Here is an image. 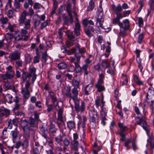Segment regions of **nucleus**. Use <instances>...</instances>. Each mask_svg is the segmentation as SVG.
Listing matches in <instances>:
<instances>
[{"instance_id":"nucleus-21","label":"nucleus","mask_w":154,"mask_h":154,"mask_svg":"<svg viewBox=\"0 0 154 154\" xmlns=\"http://www.w3.org/2000/svg\"><path fill=\"white\" fill-rule=\"evenodd\" d=\"M10 112L9 110L5 108L0 110V114L3 118L4 117H7L9 115Z\"/></svg>"},{"instance_id":"nucleus-51","label":"nucleus","mask_w":154,"mask_h":154,"mask_svg":"<svg viewBox=\"0 0 154 154\" xmlns=\"http://www.w3.org/2000/svg\"><path fill=\"white\" fill-rule=\"evenodd\" d=\"M138 3L140 5V6L137 11V12L138 13H139L140 11L143 6V2L142 1H140Z\"/></svg>"},{"instance_id":"nucleus-53","label":"nucleus","mask_w":154,"mask_h":154,"mask_svg":"<svg viewBox=\"0 0 154 154\" xmlns=\"http://www.w3.org/2000/svg\"><path fill=\"white\" fill-rule=\"evenodd\" d=\"M42 6L38 3H35L33 6V8L34 9H39L42 7Z\"/></svg>"},{"instance_id":"nucleus-52","label":"nucleus","mask_w":154,"mask_h":154,"mask_svg":"<svg viewBox=\"0 0 154 154\" xmlns=\"http://www.w3.org/2000/svg\"><path fill=\"white\" fill-rule=\"evenodd\" d=\"M35 121L33 118H31L29 120V124L31 126L33 127L34 126Z\"/></svg>"},{"instance_id":"nucleus-12","label":"nucleus","mask_w":154,"mask_h":154,"mask_svg":"<svg viewBox=\"0 0 154 154\" xmlns=\"http://www.w3.org/2000/svg\"><path fill=\"white\" fill-rule=\"evenodd\" d=\"M21 125L23 130L24 133V136H26V135H30L29 134L30 128L29 127L27 126V121H24L21 122Z\"/></svg>"},{"instance_id":"nucleus-32","label":"nucleus","mask_w":154,"mask_h":154,"mask_svg":"<svg viewBox=\"0 0 154 154\" xmlns=\"http://www.w3.org/2000/svg\"><path fill=\"white\" fill-rule=\"evenodd\" d=\"M29 69V72L28 74L29 76L31 77L32 75L36 74V69L33 66H30Z\"/></svg>"},{"instance_id":"nucleus-39","label":"nucleus","mask_w":154,"mask_h":154,"mask_svg":"<svg viewBox=\"0 0 154 154\" xmlns=\"http://www.w3.org/2000/svg\"><path fill=\"white\" fill-rule=\"evenodd\" d=\"M87 119L86 117L85 116H83V119L82 121H81L80 123V125H81V126L83 128H84L86 125L85 122L87 121Z\"/></svg>"},{"instance_id":"nucleus-54","label":"nucleus","mask_w":154,"mask_h":154,"mask_svg":"<svg viewBox=\"0 0 154 154\" xmlns=\"http://www.w3.org/2000/svg\"><path fill=\"white\" fill-rule=\"evenodd\" d=\"M131 143V140H130L128 139L126 140L125 142V146L127 150L130 149V147H129L128 145L130 143Z\"/></svg>"},{"instance_id":"nucleus-19","label":"nucleus","mask_w":154,"mask_h":154,"mask_svg":"<svg viewBox=\"0 0 154 154\" xmlns=\"http://www.w3.org/2000/svg\"><path fill=\"white\" fill-rule=\"evenodd\" d=\"M103 83V82L102 80H99L98 81L97 83L95 85V87L97 88L98 92H101L105 89L104 87L102 85Z\"/></svg>"},{"instance_id":"nucleus-33","label":"nucleus","mask_w":154,"mask_h":154,"mask_svg":"<svg viewBox=\"0 0 154 154\" xmlns=\"http://www.w3.org/2000/svg\"><path fill=\"white\" fill-rule=\"evenodd\" d=\"M133 79L134 81L139 85H143V82L139 79L137 75H134Z\"/></svg>"},{"instance_id":"nucleus-13","label":"nucleus","mask_w":154,"mask_h":154,"mask_svg":"<svg viewBox=\"0 0 154 154\" xmlns=\"http://www.w3.org/2000/svg\"><path fill=\"white\" fill-rule=\"evenodd\" d=\"M93 86L94 84L91 82L86 85L84 88L85 94L88 95L93 92L94 90Z\"/></svg>"},{"instance_id":"nucleus-40","label":"nucleus","mask_w":154,"mask_h":154,"mask_svg":"<svg viewBox=\"0 0 154 154\" xmlns=\"http://www.w3.org/2000/svg\"><path fill=\"white\" fill-rule=\"evenodd\" d=\"M58 66L60 69H64L66 68L67 65L65 63L62 62L59 63Z\"/></svg>"},{"instance_id":"nucleus-1","label":"nucleus","mask_w":154,"mask_h":154,"mask_svg":"<svg viewBox=\"0 0 154 154\" xmlns=\"http://www.w3.org/2000/svg\"><path fill=\"white\" fill-rule=\"evenodd\" d=\"M80 82L75 80L72 81V85L75 87L73 88L71 92V88L70 86H68L65 90V94L66 96L69 98V103L73 107L71 104V100H72L75 103L74 107L75 110L79 112L81 111L83 112L85 109V105L84 102L82 101L80 106H79L80 99L78 98V91L77 88L79 87Z\"/></svg>"},{"instance_id":"nucleus-16","label":"nucleus","mask_w":154,"mask_h":154,"mask_svg":"<svg viewBox=\"0 0 154 154\" xmlns=\"http://www.w3.org/2000/svg\"><path fill=\"white\" fill-rule=\"evenodd\" d=\"M100 65L103 69V72H104L105 69L109 68L110 65L108 61L106 60H103L101 61Z\"/></svg>"},{"instance_id":"nucleus-24","label":"nucleus","mask_w":154,"mask_h":154,"mask_svg":"<svg viewBox=\"0 0 154 154\" xmlns=\"http://www.w3.org/2000/svg\"><path fill=\"white\" fill-rule=\"evenodd\" d=\"M40 131L42 136L45 138L47 139L48 137L47 129L44 128L43 126H42L40 128Z\"/></svg>"},{"instance_id":"nucleus-63","label":"nucleus","mask_w":154,"mask_h":154,"mask_svg":"<svg viewBox=\"0 0 154 154\" xmlns=\"http://www.w3.org/2000/svg\"><path fill=\"white\" fill-rule=\"evenodd\" d=\"M63 142L64 145L65 146H67L69 145L70 141L67 139V138H65L63 141Z\"/></svg>"},{"instance_id":"nucleus-11","label":"nucleus","mask_w":154,"mask_h":154,"mask_svg":"<svg viewBox=\"0 0 154 154\" xmlns=\"http://www.w3.org/2000/svg\"><path fill=\"white\" fill-rule=\"evenodd\" d=\"M81 57V55L79 54L76 55V57L75 58L71 57H70V61L74 63L75 64V68L80 67L79 65L80 59Z\"/></svg>"},{"instance_id":"nucleus-64","label":"nucleus","mask_w":154,"mask_h":154,"mask_svg":"<svg viewBox=\"0 0 154 154\" xmlns=\"http://www.w3.org/2000/svg\"><path fill=\"white\" fill-rule=\"evenodd\" d=\"M34 113V119L36 121H37L39 119V116L40 114L35 112Z\"/></svg>"},{"instance_id":"nucleus-23","label":"nucleus","mask_w":154,"mask_h":154,"mask_svg":"<svg viewBox=\"0 0 154 154\" xmlns=\"http://www.w3.org/2000/svg\"><path fill=\"white\" fill-rule=\"evenodd\" d=\"M112 8L113 11L115 14L121 12L122 11V7L119 4L117 6L113 5L112 6Z\"/></svg>"},{"instance_id":"nucleus-27","label":"nucleus","mask_w":154,"mask_h":154,"mask_svg":"<svg viewBox=\"0 0 154 154\" xmlns=\"http://www.w3.org/2000/svg\"><path fill=\"white\" fill-rule=\"evenodd\" d=\"M27 29L26 26H25V27H24V28L22 29L21 30V34L22 36H23V40H27L28 38V37L26 35V34L27 33V29Z\"/></svg>"},{"instance_id":"nucleus-10","label":"nucleus","mask_w":154,"mask_h":154,"mask_svg":"<svg viewBox=\"0 0 154 154\" xmlns=\"http://www.w3.org/2000/svg\"><path fill=\"white\" fill-rule=\"evenodd\" d=\"M10 135L14 143H15L17 139L20 136L19 131L16 128L11 131Z\"/></svg>"},{"instance_id":"nucleus-17","label":"nucleus","mask_w":154,"mask_h":154,"mask_svg":"<svg viewBox=\"0 0 154 154\" xmlns=\"http://www.w3.org/2000/svg\"><path fill=\"white\" fill-rule=\"evenodd\" d=\"M48 129L50 133L53 136H55L56 132L57 129L56 128L52 122H51L49 126Z\"/></svg>"},{"instance_id":"nucleus-48","label":"nucleus","mask_w":154,"mask_h":154,"mask_svg":"<svg viewBox=\"0 0 154 154\" xmlns=\"http://www.w3.org/2000/svg\"><path fill=\"white\" fill-rule=\"evenodd\" d=\"M14 101L16 102V104L14 107V110H17L19 108L20 106V104L17 103L19 101V99H18L16 98V99L14 100Z\"/></svg>"},{"instance_id":"nucleus-41","label":"nucleus","mask_w":154,"mask_h":154,"mask_svg":"<svg viewBox=\"0 0 154 154\" xmlns=\"http://www.w3.org/2000/svg\"><path fill=\"white\" fill-rule=\"evenodd\" d=\"M4 86L5 87L4 89L5 91L11 89L12 87L8 81L5 82Z\"/></svg>"},{"instance_id":"nucleus-8","label":"nucleus","mask_w":154,"mask_h":154,"mask_svg":"<svg viewBox=\"0 0 154 154\" xmlns=\"http://www.w3.org/2000/svg\"><path fill=\"white\" fill-rule=\"evenodd\" d=\"M63 110L62 109H59L58 112V117L56 121V123L59 128H60L62 125L64 124L63 118L62 116Z\"/></svg>"},{"instance_id":"nucleus-6","label":"nucleus","mask_w":154,"mask_h":154,"mask_svg":"<svg viewBox=\"0 0 154 154\" xmlns=\"http://www.w3.org/2000/svg\"><path fill=\"white\" fill-rule=\"evenodd\" d=\"M30 85V83L27 82L25 85V88H22L21 93L23 97L26 99H28L30 96V93L28 89Z\"/></svg>"},{"instance_id":"nucleus-31","label":"nucleus","mask_w":154,"mask_h":154,"mask_svg":"<svg viewBox=\"0 0 154 154\" xmlns=\"http://www.w3.org/2000/svg\"><path fill=\"white\" fill-rule=\"evenodd\" d=\"M55 142L58 144L60 145L63 141V137L61 135H58L54 138Z\"/></svg>"},{"instance_id":"nucleus-4","label":"nucleus","mask_w":154,"mask_h":154,"mask_svg":"<svg viewBox=\"0 0 154 154\" xmlns=\"http://www.w3.org/2000/svg\"><path fill=\"white\" fill-rule=\"evenodd\" d=\"M89 109V115L90 122H95L98 119L97 114V112L93 106H90Z\"/></svg>"},{"instance_id":"nucleus-7","label":"nucleus","mask_w":154,"mask_h":154,"mask_svg":"<svg viewBox=\"0 0 154 154\" xmlns=\"http://www.w3.org/2000/svg\"><path fill=\"white\" fill-rule=\"evenodd\" d=\"M66 10L70 19H72L73 18L75 19H78L77 13L75 12L72 11L71 5L70 3H68L67 5Z\"/></svg>"},{"instance_id":"nucleus-59","label":"nucleus","mask_w":154,"mask_h":154,"mask_svg":"<svg viewBox=\"0 0 154 154\" xmlns=\"http://www.w3.org/2000/svg\"><path fill=\"white\" fill-rule=\"evenodd\" d=\"M48 55L46 52H44L42 54V58L44 60V62H46L47 60Z\"/></svg>"},{"instance_id":"nucleus-22","label":"nucleus","mask_w":154,"mask_h":154,"mask_svg":"<svg viewBox=\"0 0 154 154\" xmlns=\"http://www.w3.org/2000/svg\"><path fill=\"white\" fill-rule=\"evenodd\" d=\"M23 138L24 140L22 143L23 146L24 148H26L28 146L29 142V140L30 138V135H26V136H24Z\"/></svg>"},{"instance_id":"nucleus-50","label":"nucleus","mask_w":154,"mask_h":154,"mask_svg":"<svg viewBox=\"0 0 154 154\" xmlns=\"http://www.w3.org/2000/svg\"><path fill=\"white\" fill-rule=\"evenodd\" d=\"M8 17L9 18H12L13 16V11L12 10H9L8 11L7 14Z\"/></svg>"},{"instance_id":"nucleus-15","label":"nucleus","mask_w":154,"mask_h":154,"mask_svg":"<svg viewBox=\"0 0 154 154\" xmlns=\"http://www.w3.org/2000/svg\"><path fill=\"white\" fill-rule=\"evenodd\" d=\"M48 95L51 99V101L53 103V105L56 106L58 103L57 102V99L56 96V94L54 92L50 91L48 92Z\"/></svg>"},{"instance_id":"nucleus-37","label":"nucleus","mask_w":154,"mask_h":154,"mask_svg":"<svg viewBox=\"0 0 154 154\" xmlns=\"http://www.w3.org/2000/svg\"><path fill=\"white\" fill-rule=\"evenodd\" d=\"M13 97L11 95L9 94H7L5 96V99L8 103H11L12 102Z\"/></svg>"},{"instance_id":"nucleus-3","label":"nucleus","mask_w":154,"mask_h":154,"mask_svg":"<svg viewBox=\"0 0 154 154\" xmlns=\"http://www.w3.org/2000/svg\"><path fill=\"white\" fill-rule=\"evenodd\" d=\"M7 70L5 74L1 75V77L3 80L10 79L13 78L14 76V72L13 70L12 67L10 65L6 68Z\"/></svg>"},{"instance_id":"nucleus-18","label":"nucleus","mask_w":154,"mask_h":154,"mask_svg":"<svg viewBox=\"0 0 154 154\" xmlns=\"http://www.w3.org/2000/svg\"><path fill=\"white\" fill-rule=\"evenodd\" d=\"M80 27L81 25L78 20H77L76 22L75 23V27L74 29L75 33L77 36H78L80 35Z\"/></svg>"},{"instance_id":"nucleus-36","label":"nucleus","mask_w":154,"mask_h":154,"mask_svg":"<svg viewBox=\"0 0 154 154\" xmlns=\"http://www.w3.org/2000/svg\"><path fill=\"white\" fill-rule=\"evenodd\" d=\"M94 8V2L92 0H91L89 2V5L87 8V10L88 11H92Z\"/></svg>"},{"instance_id":"nucleus-34","label":"nucleus","mask_w":154,"mask_h":154,"mask_svg":"<svg viewBox=\"0 0 154 154\" xmlns=\"http://www.w3.org/2000/svg\"><path fill=\"white\" fill-rule=\"evenodd\" d=\"M33 3L32 0H27V1L25 2L23 5L25 9H27L29 7V5H32Z\"/></svg>"},{"instance_id":"nucleus-25","label":"nucleus","mask_w":154,"mask_h":154,"mask_svg":"<svg viewBox=\"0 0 154 154\" xmlns=\"http://www.w3.org/2000/svg\"><path fill=\"white\" fill-rule=\"evenodd\" d=\"M79 142L77 141L72 140L71 142V148L72 149L74 150H78Z\"/></svg>"},{"instance_id":"nucleus-5","label":"nucleus","mask_w":154,"mask_h":154,"mask_svg":"<svg viewBox=\"0 0 154 154\" xmlns=\"http://www.w3.org/2000/svg\"><path fill=\"white\" fill-rule=\"evenodd\" d=\"M112 23L115 25H118L120 28L124 29H128L129 28L128 20H125L122 23H121L119 20H113Z\"/></svg>"},{"instance_id":"nucleus-60","label":"nucleus","mask_w":154,"mask_h":154,"mask_svg":"<svg viewBox=\"0 0 154 154\" xmlns=\"http://www.w3.org/2000/svg\"><path fill=\"white\" fill-rule=\"evenodd\" d=\"M33 17L34 18H39L40 19H45V17L44 15H42L40 17L38 15L35 14L34 15Z\"/></svg>"},{"instance_id":"nucleus-56","label":"nucleus","mask_w":154,"mask_h":154,"mask_svg":"<svg viewBox=\"0 0 154 154\" xmlns=\"http://www.w3.org/2000/svg\"><path fill=\"white\" fill-rule=\"evenodd\" d=\"M103 22V21H102L101 20H97L96 25L97 27H102Z\"/></svg>"},{"instance_id":"nucleus-47","label":"nucleus","mask_w":154,"mask_h":154,"mask_svg":"<svg viewBox=\"0 0 154 154\" xmlns=\"http://www.w3.org/2000/svg\"><path fill=\"white\" fill-rule=\"evenodd\" d=\"M122 79L124 80V81L123 82V85H127L128 82V79L126 75L123 74H122Z\"/></svg>"},{"instance_id":"nucleus-62","label":"nucleus","mask_w":154,"mask_h":154,"mask_svg":"<svg viewBox=\"0 0 154 154\" xmlns=\"http://www.w3.org/2000/svg\"><path fill=\"white\" fill-rule=\"evenodd\" d=\"M13 37L14 35L11 33H7L5 35V37L7 39H11Z\"/></svg>"},{"instance_id":"nucleus-57","label":"nucleus","mask_w":154,"mask_h":154,"mask_svg":"<svg viewBox=\"0 0 154 154\" xmlns=\"http://www.w3.org/2000/svg\"><path fill=\"white\" fill-rule=\"evenodd\" d=\"M23 36L20 34V35H18L17 36L15 37V40L16 41H20L23 39Z\"/></svg>"},{"instance_id":"nucleus-20","label":"nucleus","mask_w":154,"mask_h":154,"mask_svg":"<svg viewBox=\"0 0 154 154\" xmlns=\"http://www.w3.org/2000/svg\"><path fill=\"white\" fill-rule=\"evenodd\" d=\"M98 12L97 13V19H102L104 18V15L103 12V9L101 6H100L98 8Z\"/></svg>"},{"instance_id":"nucleus-30","label":"nucleus","mask_w":154,"mask_h":154,"mask_svg":"<svg viewBox=\"0 0 154 154\" xmlns=\"http://www.w3.org/2000/svg\"><path fill=\"white\" fill-rule=\"evenodd\" d=\"M20 23L23 24L27 29L30 27V21L29 20H19Z\"/></svg>"},{"instance_id":"nucleus-46","label":"nucleus","mask_w":154,"mask_h":154,"mask_svg":"<svg viewBox=\"0 0 154 154\" xmlns=\"http://www.w3.org/2000/svg\"><path fill=\"white\" fill-rule=\"evenodd\" d=\"M88 66L84 64L83 65L82 68V70H83L84 71V74L85 75H87L88 74V72L87 71V68Z\"/></svg>"},{"instance_id":"nucleus-29","label":"nucleus","mask_w":154,"mask_h":154,"mask_svg":"<svg viewBox=\"0 0 154 154\" xmlns=\"http://www.w3.org/2000/svg\"><path fill=\"white\" fill-rule=\"evenodd\" d=\"M118 127H119L120 131L124 132V131L127 130V126H125L123 123L119 122L118 124Z\"/></svg>"},{"instance_id":"nucleus-49","label":"nucleus","mask_w":154,"mask_h":154,"mask_svg":"<svg viewBox=\"0 0 154 154\" xmlns=\"http://www.w3.org/2000/svg\"><path fill=\"white\" fill-rule=\"evenodd\" d=\"M119 134L120 136L121 137L120 140L122 141H124L125 139V133L123 132H120Z\"/></svg>"},{"instance_id":"nucleus-14","label":"nucleus","mask_w":154,"mask_h":154,"mask_svg":"<svg viewBox=\"0 0 154 154\" xmlns=\"http://www.w3.org/2000/svg\"><path fill=\"white\" fill-rule=\"evenodd\" d=\"M71 52L72 53H75V57H76V54H80L82 55V54L85 53V51L84 48L81 49L78 45H76L72 49Z\"/></svg>"},{"instance_id":"nucleus-2","label":"nucleus","mask_w":154,"mask_h":154,"mask_svg":"<svg viewBox=\"0 0 154 154\" xmlns=\"http://www.w3.org/2000/svg\"><path fill=\"white\" fill-rule=\"evenodd\" d=\"M145 105L144 106H142L143 109V113L144 116L141 117H137L136 118V122L137 124L141 126L146 131L148 139L147 141H149L151 145L152 148H154V139L152 135V133L150 132V128L147 126L146 121L145 120L144 116L146 115V111L145 109Z\"/></svg>"},{"instance_id":"nucleus-28","label":"nucleus","mask_w":154,"mask_h":154,"mask_svg":"<svg viewBox=\"0 0 154 154\" xmlns=\"http://www.w3.org/2000/svg\"><path fill=\"white\" fill-rule=\"evenodd\" d=\"M67 127L69 130H71L74 128L75 127V123L73 120H70L68 121L67 123Z\"/></svg>"},{"instance_id":"nucleus-44","label":"nucleus","mask_w":154,"mask_h":154,"mask_svg":"<svg viewBox=\"0 0 154 154\" xmlns=\"http://www.w3.org/2000/svg\"><path fill=\"white\" fill-rule=\"evenodd\" d=\"M27 15H29V14L25 11H23L20 16V19H25Z\"/></svg>"},{"instance_id":"nucleus-43","label":"nucleus","mask_w":154,"mask_h":154,"mask_svg":"<svg viewBox=\"0 0 154 154\" xmlns=\"http://www.w3.org/2000/svg\"><path fill=\"white\" fill-rule=\"evenodd\" d=\"M29 77H30V76H29L28 73L25 72H23L22 74V79L23 81H25L27 78Z\"/></svg>"},{"instance_id":"nucleus-61","label":"nucleus","mask_w":154,"mask_h":154,"mask_svg":"<svg viewBox=\"0 0 154 154\" xmlns=\"http://www.w3.org/2000/svg\"><path fill=\"white\" fill-rule=\"evenodd\" d=\"M21 146H23L22 142L20 141H18L16 143L15 147L17 149H18Z\"/></svg>"},{"instance_id":"nucleus-35","label":"nucleus","mask_w":154,"mask_h":154,"mask_svg":"<svg viewBox=\"0 0 154 154\" xmlns=\"http://www.w3.org/2000/svg\"><path fill=\"white\" fill-rule=\"evenodd\" d=\"M8 134L7 128H5L2 132L1 138L4 139L6 138L7 137Z\"/></svg>"},{"instance_id":"nucleus-26","label":"nucleus","mask_w":154,"mask_h":154,"mask_svg":"<svg viewBox=\"0 0 154 154\" xmlns=\"http://www.w3.org/2000/svg\"><path fill=\"white\" fill-rule=\"evenodd\" d=\"M94 31V28L92 26L90 27L89 28L84 30L85 32L89 37H91L92 36L91 32H93Z\"/></svg>"},{"instance_id":"nucleus-45","label":"nucleus","mask_w":154,"mask_h":154,"mask_svg":"<svg viewBox=\"0 0 154 154\" xmlns=\"http://www.w3.org/2000/svg\"><path fill=\"white\" fill-rule=\"evenodd\" d=\"M48 101L46 100V104L47 106L48 107L47 110L48 112H49L51 111L52 110L53 105L52 104L49 105L48 104Z\"/></svg>"},{"instance_id":"nucleus-9","label":"nucleus","mask_w":154,"mask_h":154,"mask_svg":"<svg viewBox=\"0 0 154 154\" xmlns=\"http://www.w3.org/2000/svg\"><path fill=\"white\" fill-rule=\"evenodd\" d=\"M21 53L18 51H15L11 53L8 58L11 62L20 60V58Z\"/></svg>"},{"instance_id":"nucleus-42","label":"nucleus","mask_w":154,"mask_h":154,"mask_svg":"<svg viewBox=\"0 0 154 154\" xmlns=\"http://www.w3.org/2000/svg\"><path fill=\"white\" fill-rule=\"evenodd\" d=\"M36 54V56H35L33 58V62L35 63H37L39 61V59L40 58V56L38 52L37 51Z\"/></svg>"},{"instance_id":"nucleus-58","label":"nucleus","mask_w":154,"mask_h":154,"mask_svg":"<svg viewBox=\"0 0 154 154\" xmlns=\"http://www.w3.org/2000/svg\"><path fill=\"white\" fill-rule=\"evenodd\" d=\"M144 35L143 33L140 34L138 37V42L140 44L143 40V37Z\"/></svg>"},{"instance_id":"nucleus-38","label":"nucleus","mask_w":154,"mask_h":154,"mask_svg":"<svg viewBox=\"0 0 154 154\" xmlns=\"http://www.w3.org/2000/svg\"><path fill=\"white\" fill-rule=\"evenodd\" d=\"M102 109L100 112V115L101 117H106V116L107 110L105 108H103V106L102 107Z\"/></svg>"},{"instance_id":"nucleus-55","label":"nucleus","mask_w":154,"mask_h":154,"mask_svg":"<svg viewBox=\"0 0 154 154\" xmlns=\"http://www.w3.org/2000/svg\"><path fill=\"white\" fill-rule=\"evenodd\" d=\"M107 73H109L111 75H114L115 74V68L114 67H113V69H109L107 71Z\"/></svg>"}]
</instances>
